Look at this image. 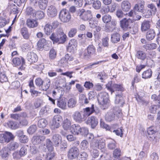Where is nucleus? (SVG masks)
Wrapping results in <instances>:
<instances>
[{
	"mask_svg": "<svg viewBox=\"0 0 160 160\" xmlns=\"http://www.w3.org/2000/svg\"><path fill=\"white\" fill-rule=\"evenodd\" d=\"M12 64L15 66H19L21 64L22 65L19 68L21 70L25 68V61L24 58L22 57H14L12 59Z\"/></svg>",
	"mask_w": 160,
	"mask_h": 160,
	"instance_id": "obj_7",
	"label": "nucleus"
},
{
	"mask_svg": "<svg viewBox=\"0 0 160 160\" xmlns=\"http://www.w3.org/2000/svg\"><path fill=\"white\" fill-rule=\"evenodd\" d=\"M48 124L47 121L44 118H42L38 121V125L40 128H44Z\"/></svg>",
	"mask_w": 160,
	"mask_h": 160,
	"instance_id": "obj_40",
	"label": "nucleus"
},
{
	"mask_svg": "<svg viewBox=\"0 0 160 160\" xmlns=\"http://www.w3.org/2000/svg\"><path fill=\"white\" fill-rule=\"evenodd\" d=\"M94 111V105H92L91 108L88 107L84 109L83 114L81 112L76 111L72 115V117L76 122H80L84 120V117L90 115Z\"/></svg>",
	"mask_w": 160,
	"mask_h": 160,
	"instance_id": "obj_2",
	"label": "nucleus"
},
{
	"mask_svg": "<svg viewBox=\"0 0 160 160\" xmlns=\"http://www.w3.org/2000/svg\"><path fill=\"white\" fill-rule=\"evenodd\" d=\"M106 87L111 92L112 94V92H116L115 103L118 105V106L122 107L124 103V101L122 93L123 89L122 85L120 84L112 83V82H109L106 84Z\"/></svg>",
	"mask_w": 160,
	"mask_h": 160,
	"instance_id": "obj_1",
	"label": "nucleus"
},
{
	"mask_svg": "<svg viewBox=\"0 0 160 160\" xmlns=\"http://www.w3.org/2000/svg\"><path fill=\"white\" fill-rule=\"evenodd\" d=\"M102 20L104 23H108L112 21V17L109 14H105L102 17Z\"/></svg>",
	"mask_w": 160,
	"mask_h": 160,
	"instance_id": "obj_43",
	"label": "nucleus"
},
{
	"mask_svg": "<svg viewBox=\"0 0 160 160\" xmlns=\"http://www.w3.org/2000/svg\"><path fill=\"white\" fill-rule=\"evenodd\" d=\"M44 80H43L40 78H38L35 80V83L36 86L39 87H41L43 84Z\"/></svg>",
	"mask_w": 160,
	"mask_h": 160,
	"instance_id": "obj_63",
	"label": "nucleus"
},
{
	"mask_svg": "<svg viewBox=\"0 0 160 160\" xmlns=\"http://www.w3.org/2000/svg\"><path fill=\"white\" fill-rule=\"evenodd\" d=\"M89 143L86 140H83L81 142L80 146L81 148L83 150H87L89 147Z\"/></svg>",
	"mask_w": 160,
	"mask_h": 160,
	"instance_id": "obj_52",
	"label": "nucleus"
},
{
	"mask_svg": "<svg viewBox=\"0 0 160 160\" xmlns=\"http://www.w3.org/2000/svg\"><path fill=\"white\" fill-rule=\"evenodd\" d=\"M95 147L92 145L91 146L90 151L92 157L95 158L98 156V151Z\"/></svg>",
	"mask_w": 160,
	"mask_h": 160,
	"instance_id": "obj_33",
	"label": "nucleus"
},
{
	"mask_svg": "<svg viewBox=\"0 0 160 160\" xmlns=\"http://www.w3.org/2000/svg\"><path fill=\"white\" fill-rule=\"evenodd\" d=\"M58 37H59L58 43H64L66 41L67 38V36L63 32L62 30L60 29L58 30Z\"/></svg>",
	"mask_w": 160,
	"mask_h": 160,
	"instance_id": "obj_18",
	"label": "nucleus"
},
{
	"mask_svg": "<svg viewBox=\"0 0 160 160\" xmlns=\"http://www.w3.org/2000/svg\"><path fill=\"white\" fill-rule=\"evenodd\" d=\"M150 27V22L148 21L144 20L141 24V30L142 32H145Z\"/></svg>",
	"mask_w": 160,
	"mask_h": 160,
	"instance_id": "obj_26",
	"label": "nucleus"
},
{
	"mask_svg": "<svg viewBox=\"0 0 160 160\" xmlns=\"http://www.w3.org/2000/svg\"><path fill=\"white\" fill-rule=\"evenodd\" d=\"M48 2V0H36L35 3H38L41 9H44L47 6Z\"/></svg>",
	"mask_w": 160,
	"mask_h": 160,
	"instance_id": "obj_27",
	"label": "nucleus"
},
{
	"mask_svg": "<svg viewBox=\"0 0 160 160\" xmlns=\"http://www.w3.org/2000/svg\"><path fill=\"white\" fill-rule=\"evenodd\" d=\"M131 7V3L128 1H123L121 3V8L124 12L128 11Z\"/></svg>",
	"mask_w": 160,
	"mask_h": 160,
	"instance_id": "obj_20",
	"label": "nucleus"
},
{
	"mask_svg": "<svg viewBox=\"0 0 160 160\" xmlns=\"http://www.w3.org/2000/svg\"><path fill=\"white\" fill-rule=\"evenodd\" d=\"M20 32L24 39H29L30 35L28 31V29L26 28H22L21 29Z\"/></svg>",
	"mask_w": 160,
	"mask_h": 160,
	"instance_id": "obj_31",
	"label": "nucleus"
},
{
	"mask_svg": "<svg viewBox=\"0 0 160 160\" xmlns=\"http://www.w3.org/2000/svg\"><path fill=\"white\" fill-rule=\"evenodd\" d=\"M114 114L118 117H120L122 115V112H121V110L118 107H114L113 108V111Z\"/></svg>",
	"mask_w": 160,
	"mask_h": 160,
	"instance_id": "obj_56",
	"label": "nucleus"
},
{
	"mask_svg": "<svg viewBox=\"0 0 160 160\" xmlns=\"http://www.w3.org/2000/svg\"><path fill=\"white\" fill-rule=\"evenodd\" d=\"M5 126L12 129H16L18 128V125L13 121H9L5 123Z\"/></svg>",
	"mask_w": 160,
	"mask_h": 160,
	"instance_id": "obj_36",
	"label": "nucleus"
},
{
	"mask_svg": "<svg viewBox=\"0 0 160 160\" xmlns=\"http://www.w3.org/2000/svg\"><path fill=\"white\" fill-rule=\"evenodd\" d=\"M65 59H61V63H66L67 61H72L73 60V57L68 54H66L65 56Z\"/></svg>",
	"mask_w": 160,
	"mask_h": 160,
	"instance_id": "obj_55",
	"label": "nucleus"
},
{
	"mask_svg": "<svg viewBox=\"0 0 160 160\" xmlns=\"http://www.w3.org/2000/svg\"><path fill=\"white\" fill-rule=\"evenodd\" d=\"M62 120V117L59 115H56L53 117L52 123V126L54 129L58 128L60 126Z\"/></svg>",
	"mask_w": 160,
	"mask_h": 160,
	"instance_id": "obj_9",
	"label": "nucleus"
},
{
	"mask_svg": "<svg viewBox=\"0 0 160 160\" xmlns=\"http://www.w3.org/2000/svg\"><path fill=\"white\" fill-rule=\"evenodd\" d=\"M37 129L36 125H33L31 126L27 130V131L29 134H32L36 132Z\"/></svg>",
	"mask_w": 160,
	"mask_h": 160,
	"instance_id": "obj_53",
	"label": "nucleus"
},
{
	"mask_svg": "<svg viewBox=\"0 0 160 160\" xmlns=\"http://www.w3.org/2000/svg\"><path fill=\"white\" fill-rule=\"evenodd\" d=\"M152 72L151 69L144 71L142 74V77L143 78L147 79L150 78L152 75Z\"/></svg>",
	"mask_w": 160,
	"mask_h": 160,
	"instance_id": "obj_39",
	"label": "nucleus"
},
{
	"mask_svg": "<svg viewBox=\"0 0 160 160\" xmlns=\"http://www.w3.org/2000/svg\"><path fill=\"white\" fill-rule=\"evenodd\" d=\"M55 156V153L53 151H49L47 155L46 159L47 160H51Z\"/></svg>",
	"mask_w": 160,
	"mask_h": 160,
	"instance_id": "obj_64",
	"label": "nucleus"
},
{
	"mask_svg": "<svg viewBox=\"0 0 160 160\" xmlns=\"http://www.w3.org/2000/svg\"><path fill=\"white\" fill-rule=\"evenodd\" d=\"M110 22L106 23L105 25V30L106 32H112L115 29L117 22L112 20Z\"/></svg>",
	"mask_w": 160,
	"mask_h": 160,
	"instance_id": "obj_10",
	"label": "nucleus"
},
{
	"mask_svg": "<svg viewBox=\"0 0 160 160\" xmlns=\"http://www.w3.org/2000/svg\"><path fill=\"white\" fill-rule=\"evenodd\" d=\"M144 2L142 1H141L140 3L136 4L134 8V10L135 11L141 12H143L144 11Z\"/></svg>",
	"mask_w": 160,
	"mask_h": 160,
	"instance_id": "obj_23",
	"label": "nucleus"
},
{
	"mask_svg": "<svg viewBox=\"0 0 160 160\" xmlns=\"http://www.w3.org/2000/svg\"><path fill=\"white\" fill-rule=\"evenodd\" d=\"M79 154V150L77 147L75 146L70 148L67 152V157L71 160L77 158Z\"/></svg>",
	"mask_w": 160,
	"mask_h": 160,
	"instance_id": "obj_5",
	"label": "nucleus"
},
{
	"mask_svg": "<svg viewBox=\"0 0 160 160\" xmlns=\"http://www.w3.org/2000/svg\"><path fill=\"white\" fill-rule=\"evenodd\" d=\"M78 15L80 18L84 21H88L92 18V14L90 10L85 11L83 9L78 11Z\"/></svg>",
	"mask_w": 160,
	"mask_h": 160,
	"instance_id": "obj_4",
	"label": "nucleus"
},
{
	"mask_svg": "<svg viewBox=\"0 0 160 160\" xmlns=\"http://www.w3.org/2000/svg\"><path fill=\"white\" fill-rule=\"evenodd\" d=\"M88 22L89 26L92 28H94L98 25V21L93 19L92 18L88 20Z\"/></svg>",
	"mask_w": 160,
	"mask_h": 160,
	"instance_id": "obj_49",
	"label": "nucleus"
},
{
	"mask_svg": "<svg viewBox=\"0 0 160 160\" xmlns=\"http://www.w3.org/2000/svg\"><path fill=\"white\" fill-rule=\"evenodd\" d=\"M64 91L63 88L60 87H57L55 88L52 92V96H57L60 97H62V96L64 93Z\"/></svg>",
	"mask_w": 160,
	"mask_h": 160,
	"instance_id": "obj_24",
	"label": "nucleus"
},
{
	"mask_svg": "<svg viewBox=\"0 0 160 160\" xmlns=\"http://www.w3.org/2000/svg\"><path fill=\"white\" fill-rule=\"evenodd\" d=\"M45 139V137L44 136H34L32 139V143L34 145H38L41 142H43Z\"/></svg>",
	"mask_w": 160,
	"mask_h": 160,
	"instance_id": "obj_13",
	"label": "nucleus"
},
{
	"mask_svg": "<svg viewBox=\"0 0 160 160\" xmlns=\"http://www.w3.org/2000/svg\"><path fill=\"white\" fill-rule=\"evenodd\" d=\"M28 61L31 63L36 62L38 60V57L37 55L32 52H28L27 55Z\"/></svg>",
	"mask_w": 160,
	"mask_h": 160,
	"instance_id": "obj_16",
	"label": "nucleus"
},
{
	"mask_svg": "<svg viewBox=\"0 0 160 160\" xmlns=\"http://www.w3.org/2000/svg\"><path fill=\"white\" fill-rule=\"evenodd\" d=\"M9 150L8 147H3L0 152L2 158L4 160H8L9 156Z\"/></svg>",
	"mask_w": 160,
	"mask_h": 160,
	"instance_id": "obj_19",
	"label": "nucleus"
},
{
	"mask_svg": "<svg viewBox=\"0 0 160 160\" xmlns=\"http://www.w3.org/2000/svg\"><path fill=\"white\" fill-rule=\"evenodd\" d=\"M43 103V102L42 100L39 98H37L34 103V106L36 108H39L42 104Z\"/></svg>",
	"mask_w": 160,
	"mask_h": 160,
	"instance_id": "obj_60",
	"label": "nucleus"
},
{
	"mask_svg": "<svg viewBox=\"0 0 160 160\" xmlns=\"http://www.w3.org/2000/svg\"><path fill=\"white\" fill-rule=\"evenodd\" d=\"M27 146H23L21 148L19 152V155L20 157L23 156L27 154Z\"/></svg>",
	"mask_w": 160,
	"mask_h": 160,
	"instance_id": "obj_54",
	"label": "nucleus"
},
{
	"mask_svg": "<svg viewBox=\"0 0 160 160\" xmlns=\"http://www.w3.org/2000/svg\"><path fill=\"white\" fill-rule=\"evenodd\" d=\"M120 36L118 33H115L111 35V41L113 43H116L120 41Z\"/></svg>",
	"mask_w": 160,
	"mask_h": 160,
	"instance_id": "obj_32",
	"label": "nucleus"
},
{
	"mask_svg": "<svg viewBox=\"0 0 160 160\" xmlns=\"http://www.w3.org/2000/svg\"><path fill=\"white\" fill-rule=\"evenodd\" d=\"M47 13L49 17H53L57 15V9L54 6L51 5L48 7L47 10Z\"/></svg>",
	"mask_w": 160,
	"mask_h": 160,
	"instance_id": "obj_14",
	"label": "nucleus"
},
{
	"mask_svg": "<svg viewBox=\"0 0 160 160\" xmlns=\"http://www.w3.org/2000/svg\"><path fill=\"white\" fill-rule=\"evenodd\" d=\"M52 144V142L50 139H46V147L49 151H52L53 150L54 148Z\"/></svg>",
	"mask_w": 160,
	"mask_h": 160,
	"instance_id": "obj_47",
	"label": "nucleus"
},
{
	"mask_svg": "<svg viewBox=\"0 0 160 160\" xmlns=\"http://www.w3.org/2000/svg\"><path fill=\"white\" fill-rule=\"evenodd\" d=\"M45 14L43 12L38 11L36 12L34 18L37 19H40L43 18Z\"/></svg>",
	"mask_w": 160,
	"mask_h": 160,
	"instance_id": "obj_46",
	"label": "nucleus"
},
{
	"mask_svg": "<svg viewBox=\"0 0 160 160\" xmlns=\"http://www.w3.org/2000/svg\"><path fill=\"white\" fill-rule=\"evenodd\" d=\"M43 84L41 88L43 91H46L49 88L50 85V80L49 79L46 78L44 80Z\"/></svg>",
	"mask_w": 160,
	"mask_h": 160,
	"instance_id": "obj_29",
	"label": "nucleus"
},
{
	"mask_svg": "<svg viewBox=\"0 0 160 160\" xmlns=\"http://www.w3.org/2000/svg\"><path fill=\"white\" fill-rule=\"evenodd\" d=\"M100 127L103 128L105 129L106 130H109L111 132L112 131V129L108 125L106 124L105 122L102 120L100 121Z\"/></svg>",
	"mask_w": 160,
	"mask_h": 160,
	"instance_id": "obj_50",
	"label": "nucleus"
},
{
	"mask_svg": "<svg viewBox=\"0 0 160 160\" xmlns=\"http://www.w3.org/2000/svg\"><path fill=\"white\" fill-rule=\"evenodd\" d=\"M57 105L62 109L65 110L67 108L66 98L64 97H60L58 99Z\"/></svg>",
	"mask_w": 160,
	"mask_h": 160,
	"instance_id": "obj_15",
	"label": "nucleus"
},
{
	"mask_svg": "<svg viewBox=\"0 0 160 160\" xmlns=\"http://www.w3.org/2000/svg\"><path fill=\"white\" fill-rule=\"evenodd\" d=\"M155 36L154 31L153 29H150L147 32L146 37L147 39L151 40L154 38Z\"/></svg>",
	"mask_w": 160,
	"mask_h": 160,
	"instance_id": "obj_34",
	"label": "nucleus"
},
{
	"mask_svg": "<svg viewBox=\"0 0 160 160\" xmlns=\"http://www.w3.org/2000/svg\"><path fill=\"white\" fill-rule=\"evenodd\" d=\"M121 151L118 148L114 150L113 152V155L114 158H118L121 155Z\"/></svg>",
	"mask_w": 160,
	"mask_h": 160,
	"instance_id": "obj_59",
	"label": "nucleus"
},
{
	"mask_svg": "<svg viewBox=\"0 0 160 160\" xmlns=\"http://www.w3.org/2000/svg\"><path fill=\"white\" fill-rule=\"evenodd\" d=\"M77 32V29L76 28H72L71 29L68 33V37L70 38L73 37Z\"/></svg>",
	"mask_w": 160,
	"mask_h": 160,
	"instance_id": "obj_61",
	"label": "nucleus"
},
{
	"mask_svg": "<svg viewBox=\"0 0 160 160\" xmlns=\"http://www.w3.org/2000/svg\"><path fill=\"white\" fill-rule=\"evenodd\" d=\"M52 26L48 23L46 24L43 30L45 34L47 35H49L52 32Z\"/></svg>",
	"mask_w": 160,
	"mask_h": 160,
	"instance_id": "obj_30",
	"label": "nucleus"
},
{
	"mask_svg": "<svg viewBox=\"0 0 160 160\" xmlns=\"http://www.w3.org/2000/svg\"><path fill=\"white\" fill-rule=\"evenodd\" d=\"M87 51L88 53L90 55H92L95 54L96 49L95 47L92 44L89 45L87 48Z\"/></svg>",
	"mask_w": 160,
	"mask_h": 160,
	"instance_id": "obj_42",
	"label": "nucleus"
},
{
	"mask_svg": "<svg viewBox=\"0 0 160 160\" xmlns=\"http://www.w3.org/2000/svg\"><path fill=\"white\" fill-rule=\"evenodd\" d=\"M71 123L70 121L66 118L64 121V122L62 125L63 128L65 130H68L70 128Z\"/></svg>",
	"mask_w": 160,
	"mask_h": 160,
	"instance_id": "obj_44",
	"label": "nucleus"
},
{
	"mask_svg": "<svg viewBox=\"0 0 160 160\" xmlns=\"http://www.w3.org/2000/svg\"><path fill=\"white\" fill-rule=\"evenodd\" d=\"M81 128L78 124H73L70 128V130L71 132L75 134H80V130Z\"/></svg>",
	"mask_w": 160,
	"mask_h": 160,
	"instance_id": "obj_22",
	"label": "nucleus"
},
{
	"mask_svg": "<svg viewBox=\"0 0 160 160\" xmlns=\"http://www.w3.org/2000/svg\"><path fill=\"white\" fill-rule=\"evenodd\" d=\"M98 100L100 104L102 106L103 109L109 106V100L108 94L106 92H101L98 95Z\"/></svg>",
	"mask_w": 160,
	"mask_h": 160,
	"instance_id": "obj_3",
	"label": "nucleus"
},
{
	"mask_svg": "<svg viewBox=\"0 0 160 160\" xmlns=\"http://www.w3.org/2000/svg\"><path fill=\"white\" fill-rule=\"evenodd\" d=\"M135 57L138 59L144 61L147 58V53L144 51L137 50H136Z\"/></svg>",
	"mask_w": 160,
	"mask_h": 160,
	"instance_id": "obj_12",
	"label": "nucleus"
},
{
	"mask_svg": "<svg viewBox=\"0 0 160 160\" xmlns=\"http://www.w3.org/2000/svg\"><path fill=\"white\" fill-rule=\"evenodd\" d=\"M62 138L61 136L58 134L54 135L52 138V142L55 147H58L62 141Z\"/></svg>",
	"mask_w": 160,
	"mask_h": 160,
	"instance_id": "obj_17",
	"label": "nucleus"
},
{
	"mask_svg": "<svg viewBox=\"0 0 160 160\" xmlns=\"http://www.w3.org/2000/svg\"><path fill=\"white\" fill-rule=\"evenodd\" d=\"M108 148L110 150H113L116 147V142L111 139H109L108 140Z\"/></svg>",
	"mask_w": 160,
	"mask_h": 160,
	"instance_id": "obj_37",
	"label": "nucleus"
},
{
	"mask_svg": "<svg viewBox=\"0 0 160 160\" xmlns=\"http://www.w3.org/2000/svg\"><path fill=\"white\" fill-rule=\"evenodd\" d=\"M87 124H91L92 128H94L98 123L97 119L94 116H91L89 118L86 122Z\"/></svg>",
	"mask_w": 160,
	"mask_h": 160,
	"instance_id": "obj_21",
	"label": "nucleus"
},
{
	"mask_svg": "<svg viewBox=\"0 0 160 160\" xmlns=\"http://www.w3.org/2000/svg\"><path fill=\"white\" fill-rule=\"evenodd\" d=\"M147 7L150 9L151 14L155 15L157 11V9L155 6L154 4L151 3L148 4Z\"/></svg>",
	"mask_w": 160,
	"mask_h": 160,
	"instance_id": "obj_48",
	"label": "nucleus"
},
{
	"mask_svg": "<svg viewBox=\"0 0 160 160\" xmlns=\"http://www.w3.org/2000/svg\"><path fill=\"white\" fill-rule=\"evenodd\" d=\"M77 101L74 98H71L69 99L68 102V107L70 108H72L75 107Z\"/></svg>",
	"mask_w": 160,
	"mask_h": 160,
	"instance_id": "obj_35",
	"label": "nucleus"
},
{
	"mask_svg": "<svg viewBox=\"0 0 160 160\" xmlns=\"http://www.w3.org/2000/svg\"><path fill=\"white\" fill-rule=\"evenodd\" d=\"M50 38L53 42V43H58L59 41V37H58V33H53L50 37Z\"/></svg>",
	"mask_w": 160,
	"mask_h": 160,
	"instance_id": "obj_41",
	"label": "nucleus"
},
{
	"mask_svg": "<svg viewBox=\"0 0 160 160\" xmlns=\"http://www.w3.org/2000/svg\"><path fill=\"white\" fill-rule=\"evenodd\" d=\"M20 146V144L19 143L13 141L11 142L10 145V148L11 150H14L18 148Z\"/></svg>",
	"mask_w": 160,
	"mask_h": 160,
	"instance_id": "obj_51",
	"label": "nucleus"
},
{
	"mask_svg": "<svg viewBox=\"0 0 160 160\" xmlns=\"http://www.w3.org/2000/svg\"><path fill=\"white\" fill-rule=\"evenodd\" d=\"M36 11L32 8L28 7L26 9V12L27 14L30 16V17L34 18L35 17V14Z\"/></svg>",
	"mask_w": 160,
	"mask_h": 160,
	"instance_id": "obj_38",
	"label": "nucleus"
},
{
	"mask_svg": "<svg viewBox=\"0 0 160 160\" xmlns=\"http://www.w3.org/2000/svg\"><path fill=\"white\" fill-rule=\"evenodd\" d=\"M19 139L20 142L21 143H27L28 141L27 136L25 135H22L19 137Z\"/></svg>",
	"mask_w": 160,
	"mask_h": 160,
	"instance_id": "obj_62",
	"label": "nucleus"
},
{
	"mask_svg": "<svg viewBox=\"0 0 160 160\" xmlns=\"http://www.w3.org/2000/svg\"><path fill=\"white\" fill-rule=\"evenodd\" d=\"M27 25L29 28H33L38 26V23L35 20L28 19L27 20Z\"/></svg>",
	"mask_w": 160,
	"mask_h": 160,
	"instance_id": "obj_25",
	"label": "nucleus"
},
{
	"mask_svg": "<svg viewBox=\"0 0 160 160\" xmlns=\"http://www.w3.org/2000/svg\"><path fill=\"white\" fill-rule=\"evenodd\" d=\"M101 6V2L99 0L94 1L93 2L92 7L96 9H98L100 8Z\"/></svg>",
	"mask_w": 160,
	"mask_h": 160,
	"instance_id": "obj_57",
	"label": "nucleus"
},
{
	"mask_svg": "<svg viewBox=\"0 0 160 160\" xmlns=\"http://www.w3.org/2000/svg\"><path fill=\"white\" fill-rule=\"evenodd\" d=\"M59 17L62 22H67L70 20L71 15L66 9H63L60 12Z\"/></svg>",
	"mask_w": 160,
	"mask_h": 160,
	"instance_id": "obj_6",
	"label": "nucleus"
},
{
	"mask_svg": "<svg viewBox=\"0 0 160 160\" xmlns=\"http://www.w3.org/2000/svg\"><path fill=\"white\" fill-rule=\"evenodd\" d=\"M47 42L46 40L42 38L39 40L38 42L37 46L40 49H42L44 48V47L46 44Z\"/></svg>",
	"mask_w": 160,
	"mask_h": 160,
	"instance_id": "obj_45",
	"label": "nucleus"
},
{
	"mask_svg": "<svg viewBox=\"0 0 160 160\" xmlns=\"http://www.w3.org/2000/svg\"><path fill=\"white\" fill-rule=\"evenodd\" d=\"M115 117V114L113 112H108L105 116V119L106 121L108 122L113 121Z\"/></svg>",
	"mask_w": 160,
	"mask_h": 160,
	"instance_id": "obj_28",
	"label": "nucleus"
},
{
	"mask_svg": "<svg viewBox=\"0 0 160 160\" xmlns=\"http://www.w3.org/2000/svg\"><path fill=\"white\" fill-rule=\"evenodd\" d=\"M57 55V52L53 49H51L49 53V57L51 59H55Z\"/></svg>",
	"mask_w": 160,
	"mask_h": 160,
	"instance_id": "obj_58",
	"label": "nucleus"
},
{
	"mask_svg": "<svg viewBox=\"0 0 160 160\" xmlns=\"http://www.w3.org/2000/svg\"><path fill=\"white\" fill-rule=\"evenodd\" d=\"M96 148L101 149H103L105 146V140L102 138L97 139L94 143L92 144Z\"/></svg>",
	"mask_w": 160,
	"mask_h": 160,
	"instance_id": "obj_11",
	"label": "nucleus"
},
{
	"mask_svg": "<svg viewBox=\"0 0 160 160\" xmlns=\"http://www.w3.org/2000/svg\"><path fill=\"white\" fill-rule=\"evenodd\" d=\"M132 22L131 19L124 18L120 21V25L123 30L127 31L131 28Z\"/></svg>",
	"mask_w": 160,
	"mask_h": 160,
	"instance_id": "obj_8",
	"label": "nucleus"
}]
</instances>
